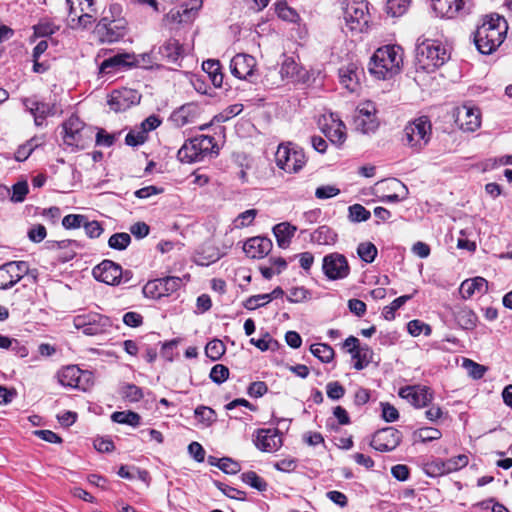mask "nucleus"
Returning a JSON list of instances; mask_svg holds the SVG:
<instances>
[{
  "instance_id": "obj_1",
  "label": "nucleus",
  "mask_w": 512,
  "mask_h": 512,
  "mask_svg": "<svg viewBox=\"0 0 512 512\" xmlns=\"http://www.w3.org/2000/svg\"><path fill=\"white\" fill-rule=\"evenodd\" d=\"M507 29L504 17L498 14L485 16L474 32L477 50L484 55L492 54L503 43Z\"/></svg>"
},
{
  "instance_id": "obj_2",
  "label": "nucleus",
  "mask_w": 512,
  "mask_h": 512,
  "mask_svg": "<svg viewBox=\"0 0 512 512\" xmlns=\"http://www.w3.org/2000/svg\"><path fill=\"white\" fill-rule=\"evenodd\" d=\"M403 65V49L398 45H385L378 48L371 57L368 70L379 80L391 79Z\"/></svg>"
},
{
  "instance_id": "obj_3",
  "label": "nucleus",
  "mask_w": 512,
  "mask_h": 512,
  "mask_svg": "<svg viewBox=\"0 0 512 512\" xmlns=\"http://www.w3.org/2000/svg\"><path fill=\"white\" fill-rule=\"evenodd\" d=\"M450 55L438 41L421 36L417 39L415 50V66L417 71L434 72L442 66Z\"/></svg>"
},
{
  "instance_id": "obj_4",
  "label": "nucleus",
  "mask_w": 512,
  "mask_h": 512,
  "mask_svg": "<svg viewBox=\"0 0 512 512\" xmlns=\"http://www.w3.org/2000/svg\"><path fill=\"white\" fill-rule=\"evenodd\" d=\"M212 154H218L214 137L199 135L187 140L178 150L177 157L182 163H194Z\"/></svg>"
},
{
  "instance_id": "obj_5",
  "label": "nucleus",
  "mask_w": 512,
  "mask_h": 512,
  "mask_svg": "<svg viewBox=\"0 0 512 512\" xmlns=\"http://www.w3.org/2000/svg\"><path fill=\"white\" fill-rule=\"evenodd\" d=\"M431 135V121L427 116H421L404 127L401 141L414 152H420L429 143Z\"/></svg>"
},
{
  "instance_id": "obj_6",
  "label": "nucleus",
  "mask_w": 512,
  "mask_h": 512,
  "mask_svg": "<svg viewBox=\"0 0 512 512\" xmlns=\"http://www.w3.org/2000/svg\"><path fill=\"white\" fill-rule=\"evenodd\" d=\"M343 18L350 31L363 32L369 22L368 3L365 0H345Z\"/></svg>"
},
{
  "instance_id": "obj_7",
  "label": "nucleus",
  "mask_w": 512,
  "mask_h": 512,
  "mask_svg": "<svg viewBox=\"0 0 512 512\" xmlns=\"http://www.w3.org/2000/svg\"><path fill=\"white\" fill-rule=\"evenodd\" d=\"M63 140L68 146L84 149L91 140L92 131L75 115L70 116L62 125Z\"/></svg>"
},
{
  "instance_id": "obj_8",
  "label": "nucleus",
  "mask_w": 512,
  "mask_h": 512,
  "mask_svg": "<svg viewBox=\"0 0 512 512\" xmlns=\"http://www.w3.org/2000/svg\"><path fill=\"white\" fill-rule=\"evenodd\" d=\"M74 327L87 336H96L109 332L113 326L112 320L97 312L80 314L73 319Z\"/></svg>"
},
{
  "instance_id": "obj_9",
  "label": "nucleus",
  "mask_w": 512,
  "mask_h": 512,
  "mask_svg": "<svg viewBox=\"0 0 512 512\" xmlns=\"http://www.w3.org/2000/svg\"><path fill=\"white\" fill-rule=\"evenodd\" d=\"M275 160L279 168L289 173L298 172L306 162L303 150L292 143L280 144Z\"/></svg>"
},
{
  "instance_id": "obj_10",
  "label": "nucleus",
  "mask_w": 512,
  "mask_h": 512,
  "mask_svg": "<svg viewBox=\"0 0 512 512\" xmlns=\"http://www.w3.org/2000/svg\"><path fill=\"white\" fill-rule=\"evenodd\" d=\"M72 28H86L95 21L94 0H66Z\"/></svg>"
},
{
  "instance_id": "obj_11",
  "label": "nucleus",
  "mask_w": 512,
  "mask_h": 512,
  "mask_svg": "<svg viewBox=\"0 0 512 512\" xmlns=\"http://www.w3.org/2000/svg\"><path fill=\"white\" fill-rule=\"evenodd\" d=\"M92 274L96 280L108 285L127 283L132 277L131 271H123L119 264L111 260H103L93 268Z\"/></svg>"
},
{
  "instance_id": "obj_12",
  "label": "nucleus",
  "mask_w": 512,
  "mask_h": 512,
  "mask_svg": "<svg viewBox=\"0 0 512 512\" xmlns=\"http://www.w3.org/2000/svg\"><path fill=\"white\" fill-rule=\"evenodd\" d=\"M355 129L363 134L374 133L379 127L376 117V106L371 101H365L358 105L354 116Z\"/></svg>"
},
{
  "instance_id": "obj_13",
  "label": "nucleus",
  "mask_w": 512,
  "mask_h": 512,
  "mask_svg": "<svg viewBox=\"0 0 512 512\" xmlns=\"http://www.w3.org/2000/svg\"><path fill=\"white\" fill-rule=\"evenodd\" d=\"M100 41L113 43L122 39L127 33V22L124 19L103 17L95 28Z\"/></svg>"
},
{
  "instance_id": "obj_14",
  "label": "nucleus",
  "mask_w": 512,
  "mask_h": 512,
  "mask_svg": "<svg viewBox=\"0 0 512 512\" xmlns=\"http://www.w3.org/2000/svg\"><path fill=\"white\" fill-rule=\"evenodd\" d=\"M26 261H10L0 266V290H7L17 284L24 276L30 274Z\"/></svg>"
},
{
  "instance_id": "obj_15",
  "label": "nucleus",
  "mask_w": 512,
  "mask_h": 512,
  "mask_svg": "<svg viewBox=\"0 0 512 512\" xmlns=\"http://www.w3.org/2000/svg\"><path fill=\"white\" fill-rule=\"evenodd\" d=\"M182 285V279L175 276H168L148 281L143 287L146 297L159 299L176 292Z\"/></svg>"
},
{
  "instance_id": "obj_16",
  "label": "nucleus",
  "mask_w": 512,
  "mask_h": 512,
  "mask_svg": "<svg viewBox=\"0 0 512 512\" xmlns=\"http://www.w3.org/2000/svg\"><path fill=\"white\" fill-rule=\"evenodd\" d=\"M322 270L329 280H340L349 275L350 266L343 254L333 252L324 256Z\"/></svg>"
},
{
  "instance_id": "obj_17",
  "label": "nucleus",
  "mask_w": 512,
  "mask_h": 512,
  "mask_svg": "<svg viewBox=\"0 0 512 512\" xmlns=\"http://www.w3.org/2000/svg\"><path fill=\"white\" fill-rule=\"evenodd\" d=\"M402 433L394 427H386L374 433L370 446L380 452L394 450L401 442Z\"/></svg>"
},
{
  "instance_id": "obj_18",
  "label": "nucleus",
  "mask_w": 512,
  "mask_h": 512,
  "mask_svg": "<svg viewBox=\"0 0 512 512\" xmlns=\"http://www.w3.org/2000/svg\"><path fill=\"white\" fill-rule=\"evenodd\" d=\"M141 95L134 89L121 88L114 90L109 99L108 104L115 112H121L129 109L133 105L139 104Z\"/></svg>"
},
{
  "instance_id": "obj_19",
  "label": "nucleus",
  "mask_w": 512,
  "mask_h": 512,
  "mask_svg": "<svg viewBox=\"0 0 512 512\" xmlns=\"http://www.w3.org/2000/svg\"><path fill=\"white\" fill-rule=\"evenodd\" d=\"M255 68L256 59L249 54H236L230 61V71L232 75L240 80L252 82Z\"/></svg>"
},
{
  "instance_id": "obj_20",
  "label": "nucleus",
  "mask_w": 512,
  "mask_h": 512,
  "mask_svg": "<svg viewBox=\"0 0 512 512\" xmlns=\"http://www.w3.org/2000/svg\"><path fill=\"white\" fill-rule=\"evenodd\" d=\"M399 396L416 408L427 406L433 400V391L427 386L413 385L402 387Z\"/></svg>"
},
{
  "instance_id": "obj_21",
  "label": "nucleus",
  "mask_w": 512,
  "mask_h": 512,
  "mask_svg": "<svg viewBox=\"0 0 512 512\" xmlns=\"http://www.w3.org/2000/svg\"><path fill=\"white\" fill-rule=\"evenodd\" d=\"M340 84L349 92H357L360 88L361 79L364 76V70L356 63H348L339 68Z\"/></svg>"
},
{
  "instance_id": "obj_22",
  "label": "nucleus",
  "mask_w": 512,
  "mask_h": 512,
  "mask_svg": "<svg viewBox=\"0 0 512 512\" xmlns=\"http://www.w3.org/2000/svg\"><path fill=\"white\" fill-rule=\"evenodd\" d=\"M22 103L26 110L34 116V122L37 126H41L48 116L56 114V107L54 103L39 101L34 97L24 98Z\"/></svg>"
},
{
  "instance_id": "obj_23",
  "label": "nucleus",
  "mask_w": 512,
  "mask_h": 512,
  "mask_svg": "<svg viewBox=\"0 0 512 512\" xmlns=\"http://www.w3.org/2000/svg\"><path fill=\"white\" fill-rule=\"evenodd\" d=\"M254 444L259 450L271 453L280 449L283 443L278 429H258Z\"/></svg>"
},
{
  "instance_id": "obj_24",
  "label": "nucleus",
  "mask_w": 512,
  "mask_h": 512,
  "mask_svg": "<svg viewBox=\"0 0 512 512\" xmlns=\"http://www.w3.org/2000/svg\"><path fill=\"white\" fill-rule=\"evenodd\" d=\"M157 55L167 63L180 65V60L183 58V48L176 39H169L158 48L157 52L152 50L148 54V56H152L156 60L158 59Z\"/></svg>"
},
{
  "instance_id": "obj_25",
  "label": "nucleus",
  "mask_w": 512,
  "mask_h": 512,
  "mask_svg": "<svg viewBox=\"0 0 512 512\" xmlns=\"http://www.w3.org/2000/svg\"><path fill=\"white\" fill-rule=\"evenodd\" d=\"M272 241L263 236L249 238L243 245L245 254L252 259H263L272 250Z\"/></svg>"
},
{
  "instance_id": "obj_26",
  "label": "nucleus",
  "mask_w": 512,
  "mask_h": 512,
  "mask_svg": "<svg viewBox=\"0 0 512 512\" xmlns=\"http://www.w3.org/2000/svg\"><path fill=\"white\" fill-rule=\"evenodd\" d=\"M432 7L441 17L454 18L465 13V0H432Z\"/></svg>"
},
{
  "instance_id": "obj_27",
  "label": "nucleus",
  "mask_w": 512,
  "mask_h": 512,
  "mask_svg": "<svg viewBox=\"0 0 512 512\" xmlns=\"http://www.w3.org/2000/svg\"><path fill=\"white\" fill-rule=\"evenodd\" d=\"M322 131L329 141L338 147L346 141V126L340 119H335L333 115L330 117V122L322 127Z\"/></svg>"
},
{
  "instance_id": "obj_28",
  "label": "nucleus",
  "mask_w": 512,
  "mask_h": 512,
  "mask_svg": "<svg viewBox=\"0 0 512 512\" xmlns=\"http://www.w3.org/2000/svg\"><path fill=\"white\" fill-rule=\"evenodd\" d=\"M133 56L128 53L116 54L108 59H105L100 65V73L111 74L119 72L133 64Z\"/></svg>"
},
{
  "instance_id": "obj_29",
  "label": "nucleus",
  "mask_w": 512,
  "mask_h": 512,
  "mask_svg": "<svg viewBox=\"0 0 512 512\" xmlns=\"http://www.w3.org/2000/svg\"><path fill=\"white\" fill-rule=\"evenodd\" d=\"M457 121L462 130L474 132L481 124L479 110L464 106L458 112Z\"/></svg>"
},
{
  "instance_id": "obj_30",
  "label": "nucleus",
  "mask_w": 512,
  "mask_h": 512,
  "mask_svg": "<svg viewBox=\"0 0 512 512\" xmlns=\"http://www.w3.org/2000/svg\"><path fill=\"white\" fill-rule=\"evenodd\" d=\"M488 290V282L483 277L464 280L459 288V292L464 299L471 298L475 293L484 294Z\"/></svg>"
},
{
  "instance_id": "obj_31",
  "label": "nucleus",
  "mask_w": 512,
  "mask_h": 512,
  "mask_svg": "<svg viewBox=\"0 0 512 512\" xmlns=\"http://www.w3.org/2000/svg\"><path fill=\"white\" fill-rule=\"evenodd\" d=\"M296 231V226L289 222H281L275 225L273 227V234L276 238L277 245L282 249L288 248Z\"/></svg>"
},
{
  "instance_id": "obj_32",
  "label": "nucleus",
  "mask_w": 512,
  "mask_h": 512,
  "mask_svg": "<svg viewBox=\"0 0 512 512\" xmlns=\"http://www.w3.org/2000/svg\"><path fill=\"white\" fill-rule=\"evenodd\" d=\"M83 371L76 365H70L58 372L59 383L64 387L79 388Z\"/></svg>"
},
{
  "instance_id": "obj_33",
  "label": "nucleus",
  "mask_w": 512,
  "mask_h": 512,
  "mask_svg": "<svg viewBox=\"0 0 512 512\" xmlns=\"http://www.w3.org/2000/svg\"><path fill=\"white\" fill-rule=\"evenodd\" d=\"M350 355L355 360L353 367L356 370H362L372 362L374 352L367 344H364L360 345Z\"/></svg>"
},
{
  "instance_id": "obj_34",
  "label": "nucleus",
  "mask_w": 512,
  "mask_h": 512,
  "mask_svg": "<svg viewBox=\"0 0 512 512\" xmlns=\"http://www.w3.org/2000/svg\"><path fill=\"white\" fill-rule=\"evenodd\" d=\"M202 1L193 0L192 4L182 6L180 9L171 10L170 15L174 21L179 23L187 22L191 20L197 13V11L201 8Z\"/></svg>"
},
{
  "instance_id": "obj_35",
  "label": "nucleus",
  "mask_w": 512,
  "mask_h": 512,
  "mask_svg": "<svg viewBox=\"0 0 512 512\" xmlns=\"http://www.w3.org/2000/svg\"><path fill=\"white\" fill-rule=\"evenodd\" d=\"M454 317L457 324L462 329L472 330L477 325L478 317L476 313L467 307L460 308L459 310H457L454 313Z\"/></svg>"
},
{
  "instance_id": "obj_36",
  "label": "nucleus",
  "mask_w": 512,
  "mask_h": 512,
  "mask_svg": "<svg viewBox=\"0 0 512 512\" xmlns=\"http://www.w3.org/2000/svg\"><path fill=\"white\" fill-rule=\"evenodd\" d=\"M301 68L292 57H286L280 68L281 78L291 80L293 82L300 81L302 76L300 75Z\"/></svg>"
},
{
  "instance_id": "obj_37",
  "label": "nucleus",
  "mask_w": 512,
  "mask_h": 512,
  "mask_svg": "<svg viewBox=\"0 0 512 512\" xmlns=\"http://www.w3.org/2000/svg\"><path fill=\"white\" fill-rule=\"evenodd\" d=\"M203 70L209 75L215 87H221L223 84V74L221 73V65L218 60L208 59L202 63Z\"/></svg>"
},
{
  "instance_id": "obj_38",
  "label": "nucleus",
  "mask_w": 512,
  "mask_h": 512,
  "mask_svg": "<svg viewBox=\"0 0 512 512\" xmlns=\"http://www.w3.org/2000/svg\"><path fill=\"white\" fill-rule=\"evenodd\" d=\"M336 233L328 226H320L311 233V241L319 245H330L336 241Z\"/></svg>"
},
{
  "instance_id": "obj_39",
  "label": "nucleus",
  "mask_w": 512,
  "mask_h": 512,
  "mask_svg": "<svg viewBox=\"0 0 512 512\" xmlns=\"http://www.w3.org/2000/svg\"><path fill=\"white\" fill-rule=\"evenodd\" d=\"M310 352L323 363L331 362L335 355L333 348L326 343L312 344Z\"/></svg>"
},
{
  "instance_id": "obj_40",
  "label": "nucleus",
  "mask_w": 512,
  "mask_h": 512,
  "mask_svg": "<svg viewBox=\"0 0 512 512\" xmlns=\"http://www.w3.org/2000/svg\"><path fill=\"white\" fill-rule=\"evenodd\" d=\"M423 470L429 477L436 478L448 474L445 460L440 458L432 459L424 464Z\"/></svg>"
},
{
  "instance_id": "obj_41",
  "label": "nucleus",
  "mask_w": 512,
  "mask_h": 512,
  "mask_svg": "<svg viewBox=\"0 0 512 512\" xmlns=\"http://www.w3.org/2000/svg\"><path fill=\"white\" fill-rule=\"evenodd\" d=\"M192 110L193 107L191 105H184L172 113L171 120L176 126L182 127L192 122Z\"/></svg>"
},
{
  "instance_id": "obj_42",
  "label": "nucleus",
  "mask_w": 512,
  "mask_h": 512,
  "mask_svg": "<svg viewBox=\"0 0 512 512\" xmlns=\"http://www.w3.org/2000/svg\"><path fill=\"white\" fill-rule=\"evenodd\" d=\"M111 419L116 423L137 427L140 424L141 417L133 411H117L112 414Z\"/></svg>"
},
{
  "instance_id": "obj_43",
  "label": "nucleus",
  "mask_w": 512,
  "mask_h": 512,
  "mask_svg": "<svg viewBox=\"0 0 512 512\" xmlns=\"http://www.w3.org/2000/svg\"><path fill=\"white\" fill-rule=\"evenodd\" d=\"M120 394L123 399L131 403L138 402L144 397L143 391L140 387L129 383L124 384L121 387Z\"/></svg>"
},
{
  "instance_id": "obj_44",
  "label": "nucleus",
  "mask_w": 512,
  "mask_h": 512,
  "mask_svg": "<svg viewBox=\"0 0 512 512\" xmlns=\"http://www.w3.org/2000/svg\"><path fill=\"white\" fill-rule=\"evenodd\" d=\"M241 480L258 491H265L267 489V482L257 475L254 471H247L241 475Z\"/></svg>"
},
{
  "instance_id": "obj_45",
  "label": "nucleus",
  "mask_w": 512,
  "mask_h": 512,
  "mask_svg": "<svg viewBox=\"0 0 512 512\" xmlns=\"http://www.w3.org/2000/svg\"><path fill=\"white\" fill-rule=\"evenodd\" d=\"M377 248L371 242L360 243L357 247V254L366 263H372L377 256Z\"/></svg>"
},
{
  "instance_id": "obj_46",
  "label": "nucleus",
  "mask_w": 512,
  "mask_h": 512,
  "mask_svg": "<svg viewBox=\"0 0 512 512\" xmlns=\"http://www.w3.org/2000/svg\"><path fill=\"white\" fill-rule=\"evenodd\" d=\"M410 4V0H387L386 12L392 17H399L403 15Z\"/></svg>"
},
{
  "instance_id": "obj_47",
  "label": "nucleus",
  "mask_w": 512,
  "mask_h": 512,
  "mask_svg": "<svg viewBox=\"0 0 512 512\" xmlns=\"http://www.w3.org/2000/svg\"><path fill=\"white\" fill-rule=\"evenodd\" d=\"M130 243L131 236L125 232L115 233L108 240L109 247L119 251L125 250Z\"/></svg>"
},
{
  "instance_id": "obj_48",
  "label": "nucleus",
  "mask_w": 512,
  "mask_h": 512,
  "mask_svg": "<svg viewBox=\"0 0 512 512\" xmlns=\"http://www.w3.org/2000/svg\"><path fill=\"white\" fill-rule=\"evenodd\" d=\"M225 350V344L219 339H214L208 342L205 347L207 357L214 361L220 359L225 353Z\"/></svg>"
},
{
  "instance_id": "obj_49",
  "label": "nucleus",
  "mask_w": 512,
  "mask_h": 512,
  "mask_svg": "<svg viewBox=\"0 0 512 512\" xmlns=\"http://www.w3.org/2000/svg\"><path fill=\"white\" fill-rule=\"evenodd\" d=\"M349 219L351 222L359 223L367 221L371 217V213L361 204H353L349 206Z\"/></svg>"
},
{
  "instance_id": "obj_50",
  "label": "nucleus",
  "mask_w": 512,
  "mask_h": 512,
  "mask_svg": "<svg viewBox=\"0 0 512 512\" xmlns=\"http://www.w3.org/2000/svg\"><path fill=\"white\" fill-rule=\"evenodd\" d=\"M411 297V295H403L393 300L390 305L383 308V317L389 321L393 320L395 318V311L401 308Z\"/></svg>"
},
{
  "instance_id": "obj_51",
  "label": "nucleus",
  "mask_w": 512,
  "mask_h": 512,
  "mask_svg": "<svg viewBox=\"0 0 512 512\" xmlns=\"http://www.w3.org/2000/svg\"><path fill=\"white\" fill-rule=\"evenodd\" d=\"M194 414L195 417L206 426H210L216 420L215 411L207 406H198L195 409Z\"/></svg>"
},
{
  "instance_id": "obj_52",
  "label": "nucleus",
  "mask_w": 512,
  "mask_h": 512,
  "mask_svg": "<svg viewBox=\"0 0 512 512\" xmlns=\"http://www.w3.org/2000/svg\"><path fill=\"white\" fill-rule=\"evenodd\" d=\"M29 192L27 181H19L12 186L10 200L14 203H21Z\"/></svg>"
},
{
  "instance_id": "obj_53",
  "label": "nucleus",
  "mask_w": 512,
  "mask_h": 512,
  "mask_svg": "<svg viewBox=\"0 0 512 512\" xmlns=\"http://www.w3.org/2000/svg\"><path fill=\"white\" fill-rule=\"evenodd\" d=\"M215 486L227 497L231 499L244 501L246 499V493L237 488L231 487L219 481H214Z\"/></svg>"
},
{
  "instance_id": "obj_54",
  "label": "nucleus",
  "mask_w": 512,
  "mask_h": 512,
  "mask_svg": "<svg viewBox=\"0 0 512 512\" xmlns=\"http://www.w3.org/2000/svg\"><path fill=\"white\" fill-rule=\"evenodd\" d=\"M469 459L466 455L460 454L458 456L452 457L450 459L445 460L446 471L448 474L452 472H456L468 465Z\"/></svg>"
},
{
  "instance_id": "obj_55",
  "label": "nucleus",
  "mask_w": 512,
  "mask_h": 512,
  "mask_svg": "<svg viewBox=\"0 0 512 512\" xmlns=\"http://www.w3.org/2000/svg\"><path fill=\"white\" fill-rule=\"evenodd\" d=\"M147 140V135L144 133V130H141L139 127L132 129L125 137V143L128 146L136 147L143 144Z\"/></svg>"
},
{
  "instance_id": "obj_56",
  "label": "nucleus",
  "mask_w": 512,
  "mask_h": 512,
  "mask_svg": "<svg viewBox=\"0 0 512 512\" xmlns=\"http://www.w3.org/2000/svg\"><path fill=\"white\" fill-rule=\"evenodd\" d=\"M229 377V369L222 364H216L210 371V378L216 384L224 383Z\"/></svg>"
},
{
  "instance_id": "obj_57",
  "label": "nucleus",
  "mask_w": 512,
  "mask_h": 512,
  "mask_svg": "<svg viewBox=\"0 0 512 512\" xmlns=\"http://www.w3.org/2000/svg\"><path fill=\"white\" fill-rule=\"evenodd\" d=\"M421 442H430L441 438L442 433L439 429L433 427L421 428L416 432Z\"/></svg>"
},
{
  "instance_id": "obj_58",
  "label": "nucleus",
  "mask_w": 512,
  "mask_h": 512,
  "mask_svg": "<svg viewBox=\"0 0 512 512\" xmlns=\"http://www.w3.org/2000/svg\"><path fill=\"white\" fill-rule=\"evenodd\" d=\"M268 303L269 297H267V294H258L247 298L244 301L243 305L248 310H255L257 308L265 306Z\"/></svg>"
},
{
  "instance_id": "obj_59",
  "label": "nucleus",
  "mask_w": 512,
  "mask_h": 512,
  "mask_svg": "<svg viewBox=\"0 0 512 512\" xmlns=\"http://www.w3.org/2000/svg\"><path fill=\"white\" fill-rule=\"evenodd\" d=\"M86 216L82 214H68L62 219L65 229H77L83 226Z\"/></svg>"
},
{
  "instance_id": "obj_60",
  "label": "nucleus",
  "mask_w": 512,
  "mask_h": 512,
  "mask_svg": "<svg viewBox=\"0 0 512 512\" xmlns=\"http://www.w3.org/2000/svg\"><path fill=\"white\" fill-rule=\"evenodd\" d=\"M82 227L85 230V234L91 239L100 237V235L104 231L100 222H98L96 220L89 221L87 217H86V220L84 221Z\"/></svg>"
},
{
  "instance_id": "obj_61",
  "label": "nucleus",
  "mask_w": 512,
  "mask_h": 512,
  "mask_svg": "<svg viewBox=\"0 0 512 512\" xmlns=\"http://www.w3.org/2000/svg\"><path fill=\"white\" fill-rule=\"evenodd\" d=\"M37 146L38 143H35V139L27 141L25 144L18 147L15 152V159L19 162L25 161Z\"/></svg>"
},
{
  "instance_id": "obj_62",
  "label": "nucleus",
  "mask_w": 512,
  "mask_h": 512,
  "mask_svg": "<svg viewBox=\"0 0 512 512\" xmlns=\"http://www.w3.org/2000/svg\"><path fill=\"white\" fill-rule=\"evenodd\" d=\"M217 467L226 474H237L241 470L240 464L228 457L221 458Z\"/></svg>"
},
{
  "instance_id": "obj_63",
  "label": "nucleus",
  "mask_w": 512,
  "mask_h": 512,
  "mask_svg": "<svg viewBox=\"0 0 512 512\" xmlns=\"http://www.w3.org/2000/svg\"><path fill=\"white\" fill-rule=\"evenodd\" d=\"M58 30V26L50 21H40L34 26V32L37 36L46 37L54 34Z\"/></svg>"
},
{
  "instance_id": "obj_64",
  "label": "nucleus",
  "mask_w": 512,
  "mask_h": 512,
  "mask_svg": "<svg viewBox=\"0 0 512 512\" xmlns=\"http://www.w3.org/2000/svg\"><path fill=\"white\" fill-rule=\"evenodd\" d=\"M309 295L310 293L305 287H293L289 290L287 300L291 303H301L308 299Z\"/></svg>"
}]
</instances>
